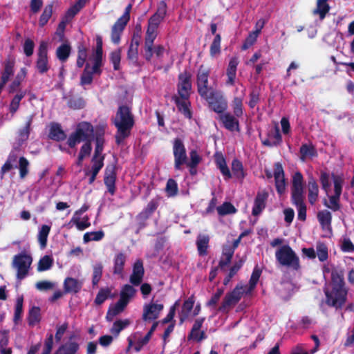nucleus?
<instances>
[{
	"label": "nucleus",
	"instance_id": "nucleus-1",
	"mask_svg": "<svg viewBox=\"0 0 354 354\" xmlns=\"http://www.w3.org/2000/svg\"><path fill=\"white\" fill-rule=\"evenodd\" d=\"M326 304L336 309L342 308L347 299L348 290L345 287L344 273L342 270L331 272V289H325Z\"/></svg>",
	"mask_w": 354,
	"mask_h": 354
},
{
	"label": "nucleus",
	"instance_id": "nucleus-2",
	"mask_svg": "<svg viewBox=\"0 0 354 354\" xmlns=\"http://www.w3.org/2000/svg\"><path fill=\"white\" fill-rule=\"evenodd\" d=\"M94 138L93 126L88 122H81L77 124L75 130L70 134L67 145L70 148H75L81 142L84 143L80 148L79 154L84 157L90 156L92 151V141Z\"/></svg>",
	"mask_w": 354,
	"mask_h": 354
},
{
	"label": "nucleus",
	"instance_id": "nucleus-3",
	"mask_svg": "<svg viewBox=\"0 0 354 354\" xmlns=\"http://www.w3.org/2000/svg\"><path fill=\"white\" fill-rule=\"evenodd\" d=\"M112 122L117 129L115 135V143L120 145L130 136L135 124L134 116L131 108L127 105L120 106L115 116L112 119Z\"/></svg>",
	"mask_w": 354,
	"mask_h": 354
},
{
	"label": "nucleus",
	"instance_id": "nucleus-4",
	"mask_svg": "<svg viewBox=\"0 0 354 354\" xmlns=\"http://www.w3.org/2000/svg\"><path fill=\"white\" fill-rule=\"evenodd\" d=\"M103 42L102 37H96V47L95 53L92 55L91 59L93 62V66L90 68V64L86 63L80 76V85H90L93 81V75H100L102 71L101 67L103 65Z\"/></svg>",
	"mask_w": 354,
	"mask_h": 354
},
{
	"label": "nucleus",
	"instance_id": "nucleus-5",
	"mask_svg": "<svg viewBox=\"0 0 354 354\" xmlns=\"http://www.w3.org/2000/svg\"><path fill=\"white\" fill-rule=\"evenodd\" d=\"M279 263L283 266L298 270L300 268L299 259L289 245H283L275 252Z\"/></svg>",
	"mask_w": 354,
	"mask_h": 354
},
{
	"label": "nucleus",
	"instance_id": "nucleus-6",
	"mask_svg": "<svg viewBox=\"0 0 354 354\" xmlns=\"http://www.w3.org/2000/svg\"><path fill=\"white\" fill-rule=\"evenodd\" d=\"M202 98L207 102L209 108L218 115L227 109V101L220 91L212 90L210 93Z\"/></svg>",
	"mask_w": 354,
	"mask_h": 354
},
{
	"label": "nucleus",
	"instance_id": "nucleus-7",
	"mask_svg": "<svg viewBox=\"0 0 354 354\" xmlns=\"http://www.w3.org/2000/svg\"><path fill=\"white\" fill-rule=\"evenodd\" d=\"M131 8L132 5L129 4L125 8L123 15L118 19L111 28V41L115 44H118L120 42L121 35L130 20Z\"/></svg>",
	"mask_w": 354,
	"mask_h": 354
},
{
	"label": "nucleus",
	"instance_id": "nucleus-8",
	"mask_svg": "<svg viewBox=\"0 0 354 354\" xmlns=\"http://www.w3.org/2000/svg\"><path fill=\"white\" fill-rule=\"evenodd\" d=\"M210 69L201 64L196 74L197 92L201 97L207 96L212 92V90H216L212 86H209V77Z\"/></svg>",
	"mask_w": 354,
	"mask_h": 354
},
{
	"label": "nucleus",
	"instance_id": "nucleus-9",
	"mask_svg": "<svg viewBox=\"0 0 354 354\" xmlns=\"http://www.w3.org/2000/svg\"><path fill=\"white\" fill-rule=\"evenodd\" d=\"M32 262V257L26 252H21L14 256L12 266L17 269L18 279L21 280L26 277Z\"/></svg>",
	"mask_w": 354,
	"mask_h": 354
},
{
	"label": "nucleus",
	"instance_id": "nucleus-10",
	"mask_svg": "<svg viewBox=\"0 0 354 354\" xmlns=\"http://www.w3.org/2000/svg\"><path fill=\"white\" fill-rule=\"evenodd\" d=\"M173 154L174 158L175 170H181L182 166L187 163V151L183 140L176 138L173 142Z\"/></svg>",
	"mask_w": 354,
	"mask_h": 354
},
{
	"label": "nucleus",
	"instance_id": "nucleus-11",
	"mask_svg": "<svg viewBox=\"0 0 354 354\" xmlns=\"http://www.w3.org/2000/svg\"><path fill=\"white\" fill-rule=\"evenodd\" d=\"M178 82L177 84V91L180 98L189 100L192 88V74L187 70L180 73L178 76Z\"/></svg>",
	"mask_w": 354,
	"mask_h": 354
},
{
	"label": "nucleus",
	"instance_id": "nucleus-12",
	"mask_svg": "<svg viewBox=\"0 0 354 354\" xmlns=\"http://www.w3.org/2000/svg\"><path fill=\"white\" fill-rule=\"evenodd\" d=\"M242 286L236 285V287L230 292H227L224 297L221 306L218 307L219 312L225 313L228 311V308L236 305L241 299L243 292Z\"/></svg>",
	"mask_w": 354,
	"mask_h": 354
},
{
	"label": "nucleus",
	"instance_id": "nucleus-13",
	"mask_svg": "<svg viewBox=\"0 0 354 354\" xmlns=\"http://www.w3.org/2000/svg\"><path fill=\"white\" fill-rule=\"evenodd\" d=\"M35 67L40 74L46 73L50 69L48 57V44L45 41H41L39 44L37 53Z\"/></svg>",
	"mask_w": 354,
	"mask_h": 354
},
{
	"label": "nucleus",
	"instance_id": "nucleus-14",
	"mask_svg": "<svg viewBox=\"0 0 354 354\" xmlns=\"http://www.w3.org/2000/svg\"><path fill=\"white\" fill-rule=\"evenodd\" d=\"M239 118V117L225 111L218 116L217 120L221 122L222 127L227 131L240 132L241 128Z\"/></svg>",
	"mask_w": 354,
	"mask_h": 354
},
{
	"label": "nucleus",
	"instance_id": "nucleus-15",
	"mask_svg": "<svg viewBox=\"0 0 354 354\" xmlns=\"http://www.w3.org/2000/svg\"><path fill=\"white\" fill-rule=\"evenodd\" d=\"M159 206V198H152L147 206L137 216L136 219L138 221L139 230L146 227V221L152 216Z\"/></svg>",
	"mask_w": 354,
	"mask_h": 354
},
{
	"label": "nucleus",
	"instance_id": "nucleus-16",
	"mask_svg": "<svg viewBox=\"0 0 354 354\" xmlns=\"http://www.w3.org/2000/svg\"><path fill=\"white\" fill-rule=\"evenodd\" d=\"M117 167L115 165H108L104 170V183L107 192L113 196L116 192Z\"/></svg>",
	"mask_w": 354,
	"mask_h": 354
},
{
	"label": "nucleus",
	"instance_id": "nucleus-17",
	"mask_svg": "<svg viewBox=\"0 0 354 354\" xmlns=\"http://www.w3.org/2000/svg\"><path fill=\"white\" fill-rule=\"evenodd\" d=\"M269 197V193L266 189H259L254 200V204L252 209V214L254 216H259L265 209L267 201Z\"/></svg>",
	"mask_w": 354,
	"mask_h": 354
},
{
	"label": "nucleus",
	"instance_id": "nucleus-18",
	"mask_svg": "<svg viewBox=\"0 0 354 354\" xmlns=\"http://www.w3.org/2000/svg\"><path fill=\"white\" fill-rule=\"evenodd\" d=\"M273 175L277 192L281 196L286 192V184L283 166L279 162L274 163Z\"/></svg>",
	"mask_w": 354,
	"mask_h": 354
},
{
	"label": "nucleus",
	"instance_id": "nucleus-19",
	"mask_svg": "<svg viewBox=\"0 0 354 354\" xmlns=\"http://www.w3.org/2000/svg\"><path fill=\"white\" fill-rule=\"evenodd\" d=\"M163 308L164 305L162 304L150 303L145 304L143 307L142 320L144 322H149L157 319Z\"/></svg>",
	"mask_w": 354,
	"mask_h": 354
},
{
	"label": "nucleus",
	"instance_id": "nucleus-20",
	"mask_svg": "<svg viewBox=\"0 0 354 354\" xmlns=\"http://www.w3.org/2000/svg\"><path fill=\"white\" fill-rule=\"evenodd\" d=\"M15 58L8 55L3 62V70L1 75V84L6 85L15 73Z\"/></svg>",
	"mask_w": 354,
	"mask_h": 354
},
{
	"label": "nucleus",
	"instance_id": "nucleus-21",
	"mask_svg": "<svg viewBox=\"0 0 354 354\" xmlns=\"http://www.w3.org/2000/svg\"><path fill=\"white\" fill-rule=\"evenodd\" d=\"M217 30V25L215 23H211L210 24V31L212 35H214V38L210 45L209 48V55L212 57H214L217 55H219L221 52V35L220 34H216Z\"/></svg>",
	"mask_w": 354,
	"mask_h": 354
},
{
	"label": "nucleus",
	"instance_id": "nucleus-22",
	"mask_svg": "<svg viewBox=\"0 0 354 354\" xmlns=\"http://www.w3.org/2000/svg\"><path fill=\"white\" fill-rule=\"evenodd\" d=\"M267 136L268 138L261 140L262 145L266 147H276L279 145L282 142V136L277 126H276L274 129L268 131Z\"/></svg>",
	"mask_w": 354,
	"mask_h": 354
},
{
	"label": "nucleus",
	"instance_id": "nucleus-23",
	"mask_svg": "<svg viewBox=\"0 0 354 354\" xmlns=\"http://www.w3.org/2000/svg\"><path fill=\"white\" fill-rule=\"evenodd\" d=\"M145 270L143 263L141 260H137L133 266V272L130 276L129 281L133 286H139L143 279Z\"/></svg>",
	"mask_w": 354,
	"mask_h": 354
},
{
	"label": "nucleus",
	"instance_id": "nucleus-24",
	"mask_svg": "<svg viewBox=\"0 0 354 354\" xmlns=\"http://www.w3.org/2000/svg\"><path fill=\"white\" fill-rule=\"evenodd\" d=\"M178 111H180L186 118L191 119L192 118V112L191 111V102L189 100L180 98L176 95L172 97Z\"/></svg>",
	"mask_w": 354,
	"mask_h": 354
},
{
	"label": "nucleus",
	"instance_id": "nucleus-25",
	"mask_svg": "<svg viewBox=\"0 0 354 354\" xmlns=\"http://www.w3.org/2000/svg\"><path fill=\"white\" fill-rule=\"evenodd\" d=\"M82 282L73 277H66L64 281V291L65 294H77L82 288Z\"/></svg>",
	"mask_w": 354,
	"mask_h": 354
},
{
	"label": "nucleus",
	"instance_id": "nucleus-26",
	"mask_svg": "<svg viewBox=\"0 0 354 354\" xmlns=\"http://www.w3.org/2000/svg\"><path fill=\"white\" fill-rule=\"evenodd\" d=\"M307 187L308 202L313 205L316 203L319 196L318 184L313 176L308 177Z\"/></svg>",
	"mask_w": 354,
	"mask_h": 354
},
{
	"label": "nucleus",
	"instance_id": "nucleus-27",
	"mask_svg": "<svg viewBox=\"0 0 354 354\" xmlns=\"http://www.w3.org/2000/svg\"><path fill=\"white\" fill-rule=\"evenodd\" d=\"M157 35L155 33H145L143 55L147 62H150L153 57V46Z\"/></svg>",
	"mask_w": 354,
	"mask_h": 354
},
{
	"label": "nucleus",
	"instance_id": "nucleus-28",
	"mask_svg": "<svg viewBox=\"0 0 354 354\" xmlns=\"http://www.w3.org/2000/svg\"><path fill=\"white\" fill-rule=\"evenodd\" d=\"M195 303V297L194 295L190 296L187 299L184 301L181 310L179 313L180 324L185 322L189 317V315L194 308Z\"/></svg>",
	"mask_w": 354,
	"mask_h": 354
},
{
	"label": "nucleus",
	"instance_id": "nucleus-29",
	"mask_svg": "<svg viewBox=\"0 0 354 354\" xmlns=\"http://www.w3.org/2000/svg\"><path fill=\"white\" fill-rule=\"evenodd\" d=\"M239 60L238 57H232L229 62L226 75L227 76V84L234 85L235 82V78L236 75L237 66L239 65Z\"/></svg>",
	"mask_w": 354,
	"mask_h": 354
},
{
	"label": "nucleus",
	"instance_id": "nucleus-30",
	"mask_svg": "<svg viewBox=\"0 0 354 354\" xmlns=\"http://www.w3.org/2000/svg\"><path fill=\"white\" fill-rule=\"evenodd\" d=\"M299 158L304 162L308 158H312L317 156V151L312 143H304L299 149Z\"/></svg>",
	"mask_w": 354,
	"mask_h": 354
},
{
	"label": "nucleus",
	"instance_id": "nucleus-31",
	"mask_svg": "<svg viewBox=\"0 0 354 354\" xmlns=\"http://www.w3.org/2000/svg\"><path fill=\"white\" fill-rule=\"evenodd\" d=\"M127 256L123 252L116 254L113 259V273L114 274L122 275L123 274Z\"/></svg>",
	"mask_w": 354,
	"mask_h": 354
},
{
	"label": "nucleus",
	"instance_id": "nucleus-32",
	"mask_svg": "<svg viewBox=\"0 0 354 354\" xmlns=\"http://www.w3.org/2000/svg\"><path fill=\"white\" fill-rule=\"evenodd\" d=\"M317 217L323 230H328L330 232L332 231V214L329 211L326 209L319 211L317 213Z\"/></svg>",
	"mask_w": 354,
	"mask_h": 354
},
{
	"label": "nucleus",
	"instance_id": "nucleus-33",
	"mask_svg": "<svg viewBox=\"0 0 354 354\" xmlns=\"http://www.w3.org/2000/svg\"><path fill=\"white\" fill-rule=\"evenodd\" d=\"M127 304L119 299L113 306H110L106 315V319L108 322L113 321V318L124 311Z\"/></svg>",
	"mask_w": 354,
	"mask_h": 354
},
{
	"label": "nucleus",
	"instance_id": "nucleus-34",
	"mask_svg": "<svg viewBox=\"0 0 354 354\" xmlns=\"http://www.w3.org/2000/svg\"><path fill=\"white\" fill-rule=\"evenodd\" d=\"M50 139L59 142L66 138V134L58 123L51 124L48 134Z\"/></svg>",
	"mask_w": 354,
	"mask_h": 354
},
{
	"label": "nucleus",
	"instance_id": "nucleus-35",
	"mask_svg": "<svg viewBox=\"0 0 354 354\" xmlns=\"http://www.w3.org/2000/svg\"><path fill=\"white\" fill-rule=\"evenodd\" d=\"M80 348V345L76 342H68L62 344L54 354H76Z\"/></svg>",
	"mask_w": 354,
	"mask_h": 354
},
{
	"label": "nucleus",
	"instance_id": "nucleus-36",
	"mask_svg": "<svg viewBox=\"0 0 354 354\" xmlns=\"http://www.w3.org/2000/svg\"><path fill=\"white\" fill-rule=\"evenodd\" d=\"M158 323V322H154L145 336L137 341L134 346V350L136 352L140 351L142 347L149 343L153 332L156 330Z\"/></svg>",
	"mask_w": 354,
	"mask_h": 354
},
{
	"label": "nucleus",
	"instance_id": "nucleus-37",
	"mask_svg": "<svg viewBox=\"0 0 354 354\" xmlns=\"http://www.w3.org/2000/svg\"><path fill=\"white\" fill-rule=\"evenodd\" d=\"M209 236L206 234H199L196 239V246L198 254L205 256L207 254V248L209 247Z\"/></svg>",
	"mask_w": 354,
	"mask_h": 354
},
{
	"label": "nucleus",
	"instance_id": "nucleus-38",
	"mask_svg": "<svg viewBox=\"0 0 354 354\" xmlns=\"http://www.w3.org/2000/svg\"><path fill=\"white\" fill-rule=\"evenodd\" d=\"M216 165L219 169L221 173L223 176L225 180H229L232 177V174L227 165L225 158L223 155H220L216 158Z\"/></svg>",
	"mask_w": 354,
	"mask_h": 354
},
{
	"label": "nucleus",
	"instance_id": "nucleus-39",
	"mask_svg": "<svg viewBox=\"0 0 354 354\" xmlns=\"http://www.w3.org/2000/svg\"><path fill=\"white\" fill-rule=\"evenodd\" d=\"M104 131L103 129L97 130L95 133V147L93 156L100 157L104 149Z\"/></svg>",
	"mask_w": 354,
	"mask_h": 354
},
{
	"label": "nucleus",
	"instance_id": "nucleus-40",
	"mask_svg": "<svg viewBox=\"0 0 354 354\" xmlns=\"http://www.w3.org/2000/svg\"><path fill=\"white\" fill-rule=\"evenodd\" d=\"M71 53V46L68 43L61 44L56 50V57L62 63L66 62Z\"/></svg>",
	"mask_w": 354,
	"mask_h": 354
},
{
	"label": "nucleus",
	"instance_id": "nucleus-41",
	"mask_svg": "<svg viewBox=\"0 0 354 354\" xmlns=\"http://www.w3.org/2000/svg\"><path fill=\"white\" fill-rule=\"evenodd\" d=\"M263 25L264 22L263 21L259 28L257 29L254 31L250 32L248 34V37L245 38L241 46V49L243 50L248 49L250 47L254 44V43L257 41L259 34L261 32V29L263 27Z\"/></svg>",
	"mask_w": 354,
	"mask_h": 354
},
{
	"label": "nucleus",
	"instance_id": "nucleus-42",
	"mask_svg": "<svg viewBox=\"0 0 354 354\" xmlns=\"http://www.w3.org/2000/svg\"><path fill=\"white\" fill-rule=\"evenodd\" d=\"M41 309L39 306H32L29 309L28 314V323L30 326H34L41 321Z\"/></svg>",
	"mask_w": 354,
	"mask_h": 354
},
{
	"label": "nucleus",
	"instance_id": "nucleus-43",
	"mask_svg": "<svg viewBox=\"0 0 354 354\" xmlns=\"http://www.w3.org/2000/svg\"><path fill=\"white\" fill-rule=\"evenodd\" d=\"M330 6L327 0H317L316 8L313 10V15H317L321 20H323L330 10Z\"/></svg>",
	"mask_w": 354,
	"mask_h": 354
},
{
	"label": "nucleus",
	"instance_id": "nucleus-44",
	"mask_svg": "<svg viewBox=\"0 0 354 354\" xmlns=\"http://www.w3.org/2000/svg\"><path fill=\"white\" fill-rule=\"evenodd\" d=\"M136 290L131 285L125 284L120 294V299L126 304H128L130 299L135 295Z\"/></svg>",
	"mask_w": 354,
	"mask_h": 354
},
{
	"label": "nucleus",
	"instance_id": "nucleus-45",
	"mask_svg": "<svg viewBox=\"0 0 354 354\" xmlns=\"http://www.w3.org/2000/svg\"><path fill=\"white\" fill-rule=\"evenodd\" d=\"M27 74V70L26 68H21L20 71L16 75L15 80L10 84L8 88V92L10 93H13L15 92L17 88L19 87L21 82L26 77Z\"/></svg>",
	"mask_w": 354,
	"mask_h": 354
},
{
	"label": "nucleus",
	"instance_id": "nucleus-46",
	"mask_svg": "<svg viewBox=\"0 0 354 354\" xmlns=\"http://www.w3.org/2000/svg\"><path fill=\"white\" fill-rule=\"evenodd\" d=\"M243 99L241 97H234L232 101L231 106L233 114L241 118L244 114Z\"/></svg>",
	"mask_w": 354,
	"mask_h": 354
},
{
	"label": "nucleus",
	"instance_id": "nucleus-47",
	"mask_svg": "<svg viewBox=\"0 0 354 354\" xmlns=\"http://www.w3.org/2000/svg\"><path fill=\"white\" fill-rule=\"evenodd\" d=\"M131 324V322L128 319H125L124 320L118 319L113 322L111 328L110 329V332L115 336L118 337L120 332L129 326Z\"/></svg>",
	"mask_w": 354,
	"mask_h": 354
},
{
	"label": "nucleus",
	"instance_id": "nucleus-48",
	"mask_svg": "<svg viewBox=\"0 0 354 354\" xmlns=\"http://www.w3.org/2000/svg\"><path fill=\"white\" fill-rule=\"evenodd\" d=\"M113 296L111 295V289L109 287L102 288L98 291L95 299L94 300V304L96 306L102 305L108 298H111Z\"/></svg>",
	"mask_w": 354,
	"mask_h": 354
},
{
	"label": "nucleus",
	"instance_id": "nucleus-49",
	"mask_svg": "<svg viewBox=\"0 0 354 354\" xmlns=\"http://www.w3.org/2000/svg\"><path fill=\"white\" fill-rule=\"evenodd\" d=\"M232 171L233 175L238 179L242 180L245 176L243 163L236 158H234L232 162Z\"/></svg>",
	"mask_w": 354,
	"mask_h": 354
},
{
	"label": "nucleus",
	"instance_id": "nucleus-50",
	"mask_svg": "<svg viewBox=\"0 0 354 354\" xmlns=\"http://www.w3.org/2000/svg\"><path fill=\"white\" fill-rule=\"evenodd\" d=\"M50 231V227L47 225H43L38 233V241L41 249H44L47 245L48 236Z\"/></svg>",
	"mask_w": 354,
	"mask_h": 354
},
{
	"label": "nucleus",
	"instance_id": "nucleus-51",
	"mask_svg": "<svg viewBox=\"0 0 354 354\" xmlns=\"http://www.w3.org/2000/svg\"><path fill=\"white\" fill-rule=\"evenodd\" d=\"M26 91H20L19 93L15 95L12 99L10 105H9V111L14 115L15 113L17 111L20 106L21 100L25 97Z\"/></svg>",
	"mask_w": 354,
	"mask_h": 354
},
{
	"label": "nucleus",
	"instance_id": "nucleus-52",
	"mask_svg": "<svg viewBox=\"0 0 354 354\" xmlns=\"http://www.w3.org/2000/svg\"><path fill=\"white\" fill-rule=\"evenodd\" d=\"M53 3L46 5L39 17V25L40 27H44L53 15Z\"/></svg>",
	"mask_w": 354,
	"mask_h": 354
},
{
	"label": "nucleus",
	"instance_id": "nucleus-53",
	"mask_svg": "<svg viewBox=\"0 0 354 354\" xmlns=\"http://www.w3.org/2000/svg\"><path fill=\"white\" fill-rule=\"evenodd\" d=\"M103 266L102 263H97L93 267L92 286L93 288L97 286L102 279Z\"/></svg>",
	"mask_w": 354,
	"mask_h": 354
},
{
	"label": "nucleus",
	"instance_id": "nucleus-54",
	"mask_svg": "<svg viewBox=\"0 0 354 354\" xmlns=\"http://www.w3.org/2000/svg\"><path fill=\"white\" fill-rule=\"evenodd\" d=\"M121 55V48L113 50L109 54V60L113 64V67L115 71H119L120 69Z\"/></svg>",
	"mask_w": 354,
	"mask_h": 354
},
{
	"label": "nucleus",
	"instance_id": "nucleus-55",
	"mask_svg": "<svg viewBox=\"0 0 354 354\" xmlns=\"http://www.w3.org/2000/svg\"><path fill=\"white\" fill-rule=\"evenodd\" d=\"M53 265V258L49 255H45L39 259L37 270L38 272H44L50 269Z\"/></svg>",
	"mask_w": 354,
	"mask_h": 354
},
{
	"label": "nucleus",
	"instance_id": "nucleus-56",
	"mask_svg": "<svg viewBox=\"0 0 354 354\" xmlns=\"http://www.w3.org/2000/svg\"><path fill=\"white\" fill-rule=\"evenodd\" d=\"M216 210L220 216L235 214L237 212V209L230 202H224L221 205L216 207Z\"/></svg>",
	"mask_w": 354,
	"mask_h": 354
},
{
	"label": "nucleus",
	"instance_id": "nucleus-57",
	"mask_svg": "<svg viewBox=\"0 0 354 354\" xmlns=\"http://www.w3.org/2000/svg\"><path fill=\"white\" fill-rule=\"evenodd\" d=\"M319 182L322 185V189L328 194L331 185L329 173L322 170L319 175Z\"/></svg>",
	"mask_w": 354,
	"mask_h": 354
},
{
	"label": "nucleus",
	"instance_id": "nucleus-58",
	"mask_svg": "<svg viewBox=\"0 0 354 354\" xmlns=\"http://www.w3.org/2000/svg\"><path fill=\"white\" fill-rule=\"evenodd\" d=\"M304 198V190L291 189V202L295 207L305 205Z\"/></svg>",
	"mask_w": 354,
	"mask_h": 354
},
{
	"label": "nucleus",
	"instance_id": "nucleus-59",
	"mask_svg": "<svg viewBox=\"0 0 354 354\" xmlns=\"http://www.w3.org/2000/svg\"><path fill=\"white\" fill-rule=\"evenodd\" d=\"M249 97L248 106L250 109H254L260 101V88L257 86L252 87Z\"/></svg>",
	"mask_w": 354,
	"mask_h": 354
},
{
	"label": "nucleus",
	"instance_id": "nucleus-60",
	"mask_svg": "<svg viewBox=\"0 0 354 354\" xmlns=\"http://www.w3.org/2000/svg\"><path fill=\"white\" fill-rule=\"evenodd\" d=\"M30 163L26 158L21 156L19 160V177L21 179H24L26 177V176L29 173V167Z\"/></svg>",
	"mask_w": 354,
	"mask_h": 354
},
{
	"label": "nucleus",
	"instance_id": "nucleus-61",
	"mask_svg": "<svg viewBox=\"0 0 354 354\" xmlns=\"http://www.w3.org/2000/svg\"><path fill=\"white\" fill-rule=\"evenodd\" d=\"M291 189L304 190V177L300 171H296L292 176Z\"/></svg>",
	"mask_w": 354,
	"mask_h": 354
},
{
	"label": "nucleus",
	"instance_id": "nucleus-62",
	"mask_svg": "<svg viewBox=\"0 0 354 354\" xmlns=\"http://www.w3.org/2000/svg\"><path fill=\"white\" fill-rule=\"evenodd\" d=\"M23 303L24 298L22 296L17 299L13 317V322L15 324H17L21 319V315L23 314Z\"/></svg>",
	"mask_w": 354,
	"mask_h": 354
},
{
	"label": "nucleus",
	"instance_id": "nucleus-63",
	"mask_svg": "<svg viewBox=\"0 0 354 354\" xmlns=\"http://www.w3.org/2000/svg\"><path fill=\"white\" fill-rule=\"evenodd\" d=\"M339 198H340V196H337V195L330 196H329L330 204L328 203V201L326 199H324V206L330 209L333 212L338 211L340 209Z\"/></svg>",
	"mask_w": 354,
	"mask_h": 354
},
{
	"label": "nucleus",
	"instance_id": "nucleus-64",
	"mask_svg": "<svg viewBox=\"0 0 354 354\" xmlns=\"http://www.w3.org/2000/svg\"><path fill=\"white\" fill-rule=\"evenodd\" d=\"M165 192L168 196H175L178 194V187L176 181L173 178H169L166 184Z\"/></svg>",
	"mask_w": 354,
	"mask_h": 354
}]
</instances>
